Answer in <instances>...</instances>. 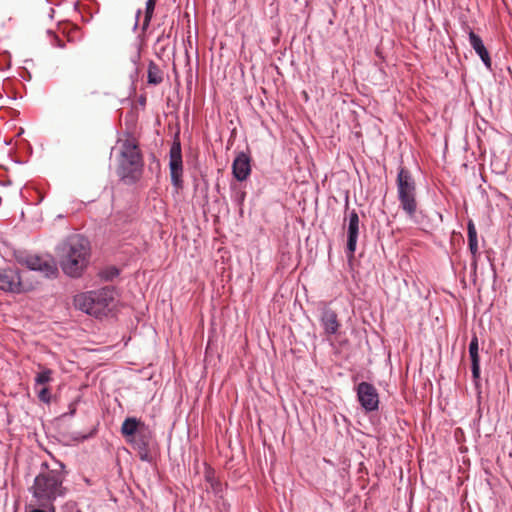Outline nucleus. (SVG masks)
<instances>
[{"label":"nucleus","instance_id":"6e6552de","mask_svg":"<svg viewBox=\"0 0 512 512\" xmlns=\"http://www.w3.org/2000/svg\"><path fill=\"white\" fill-rule=\"evenodd\" d=\"M169 169L171 182L176 188L182 186V175H183V161L181 144L179 141H174L169 152Z\"/></svg>","mask_w":512,"mask_h":512},{"label":"nucleus","instance_id":"423d86ee","mask_svg":"<svg viewBox=\"0 0 512 512\" xmlns=\"http://www.w3.org/2000/svg\"><path fill=\"white\" fill-rule=\"evenodd\" d=\"M16 259L19 264L26 266L29 270L37 271L45 277H56L58 273L56 261L51 255L20 253Z\"/></svg>","mask_w":512,"mask_h":512},{"label":"nucleus","instance_id":"a211bd4d","mask_svg":"<svg viewBox=\"0 0 512 512\" xmlns=\"http://www.w3.org/2000/svg\"><path fill=\"white\" fill-rule=\"evenodd\" d=\"M163 80L162 73L159 67L151 62L148 67V83L157 85Z\"/></svg>","mask_w":512,"mask_h":512},{"label":"nucleus","instance_id":"393cba45","mask_svg":"<svg viewBox=\"0 0 512 512\" xmlns=\"http://www.w3.org/2000/svg\"><path fill=\"white\" fill-rule=\"evenodd\" d=\"M139 15H140V10H138L137 13H136V21H135V24H134V29H136L137 26H138Z\"/></svg>","mask_w":512,"mask_h":512},{"label":"nucleus","instance_id":"0eeeda50","mask_svg":"<svg viewBox=\"0 0 512 512\" xmlns=\"http://www.w3.org/2000/svg\"><path fill=\"white\" fill-rule=\"evenodd\" d=\"M357 399L366 412L376 411L379 407V395L376 388L368 382H361L356 388Z\"/></svg>","mask_w":512,"mask_h":512},{"label":"nucleus","instance_id":"7ed1b4c3","mask_svg":"<svg viewBox=\"0 0 512 512\" xmlns=\"http://www.w3.org/2000/svg\"><path fill=\"white\" fill-rule=\"evenodd\" d=\"M114 300V289L112 287H104L75 296L74 304L76 308L86 314L100 318L111 310Z\"/></svg>","mask_w":512,"mask_h":512},{"label":"nucleus","instance_id":"39448f33","mask_svg":"<svg viewBox=\"0 0 512 512\" xmlns=\"http://www.w3.org/2000/svg\"><path fill=\"white\" fill-rule=\"evenodd\" d=\"M396 184L400 207L407 217L414 221L418 209L415 180L407 169L401 167L397 173Z\"/></svg>","mask_w":512,"mask_h":512},{"label":"nucleus","instance_id":"20e7f679","mask_svg":"<svg viewBox=\"0 0 512 512\" xmlns=\"http://www.w3.org/2000/svg\"><path fill=\"white\" fill-rule=\"evenodd\" d=\"M142 159L137 145L125 140L121 145L118 176L127 184L135 183L142 173Z\"/></svg>","mask_w":512,"mask_h":512},{"label":"nucleus","instance_id":"ddd939ff","mask_svg":"<svg viewBox=\"0 0 512 512\" xmlns=\"http://www.w3.org/2000/svg\"><path fill=\"white\" fill-rule=\"evenodd\" d=\"M469 43L488 70L492 68V62L482 39L473 31L469 32Z\"/></svg>","mask_w":512,"mask_h":512},{"label":"nucleus","instance_id":"9b49d317","mask_svg":"<svg viewBox=\"0 0 512 512\" xmlns=\"http://www.w3.org/2000/svg\"><path fill=\"white\" fill-rule=\"evenodd\" d=\"M232 171L238 181H244L251 173L250 158L244 152L239 153L233 161Z\"/></svg>","mask_w":512,"mask_h":512},{"label":"nucleus","instance_id":"4be33fe9","mask_svg":"<svg viewBox=\"0 0 512 512\" xmlns=\"http://www.w3.org/2000/svg\"><path fill=\"white\" fill-rule=\"evenodd\" d=\"M119 271L116 268H110L107 271L102 273V277L106 280L113 279L114 277L118 276Z\"/></svg>","mask_w":512,"mask_h":512},{"label":"nucleus","instance_id":"4468645a","mask_svg":"<svg viewBox=\"0 0 512 512\" xmlns=\"http://www.w3.org/2000/svg\"><path fill=\"white\" fill-rule=\"evenodd\" d=\"M469 355L471 359L472 377L475 381L480 378V357L478 338L474 335L469 344Z\"/></svg>","mask_w":512,"mask_h":512},{"label":"nucleus","instance_id":"5701e85b","mask_svg":"<svg viewBox=\"0 0 512 512\" xmlns=\"http://www.w3.org/2000/svg\"><path fill=\"white\" fill-rule=\"evenodd\" d=\"M48 34L53 36V42L51 43L53 46L64 48L65 43L60 40L52 31L48 30Z\"/></svg>","mask_w":512,"mask_h":512},{"label":"nucleus","instance_id":"f8f14e48","mask_svg":"<svg viewBox=\"0 0 512 512\" xmlns=\"http://www.w3.org/2000/svg\"><path fill=\"white\" fill-rule=\"evenodd\" d=\"M320 324L327 335L336 334L340 327L336 312L328 307L321 311Z\"/></svg>","mask_w":512,"mask_h":512},{"label":"nucleus","instance_id":"9d476101","mask_svg":"<svg viewBox=\"0 0 512 512\" xmlns=\"http://www.w3.org/2000/svg\"><path fill=\"white\" fill-rule=\"evenodd\" d=\"M359 216L355 210H352L348 216L347 227V249L346 253L349 258L354 256L359 236Z\"/></svg>","mask_w":512,"mask_h":512},{"label":"nucleus","instance_id":"b1692460","mask_svg":"<svg viewBox=\"0 0 512 512\" xmlns=\"http://www.w3.org/2000/svg\"><path fill=\"white\" fill-rule=\"evenodd\" d=\"M139 58H140V51H139V48L137 47V48H136V52H135V54L131 57V61H132V63H133L134 65H136V64H137V62H138V60H139Z\"/></svg>","mask_w":512,"mask_h":512},{"label":"nucleus","instance_id":"6ab92c4d","mask_svg":"<svg viewBox=\"0 0 512 512\" xmlns=\"http://www.w3.org/2000/svg\"><path fill=\"white\" fill-rule=\"evenodd\" d=\"M154 9H155V0H147L146 7H145V17H144V21L142 24L143 31H145L148 28L151 18L153 16Z\"/></svg>","mask_w":512,"mask_h":512},{"label":"nucleus","instance_id":"f257e3e1","mask_svg":"<svg viewBox=\"0 0 512 512\" xmlns=\"http://www.w3.org/2000/svg\"><path fill=\"white\" fill-rule=\"evenodd\" d=\"M62 271L69 277H79L86 269L89 256V241L79 235H71L57 249Z\"/></svg>","mask_w":512,"mask_h":512},{"label":"nucleus","instance_id":"f3484780","mask_svg":"<svg viewBox=\"0 0 512 512\" xmlns=\"http://www.w3.org/2000/svg\"><path fill=\"white\" fill-rule=\"evenodd\" d=\"M468 245L470 252L472 255H476L478 252V241H477V232L475 225L472 221L468 223Z\"/></svg>","mask_w":512,"mask_h":512},{"label":"nucleus","instance_id":"1a4fd4ad","mask_svg":"<svg viewBox=\"0 0 512 512\" xmlns=\"http://www.w3.org/2000/svg\"><path fill=\"white\" fill-rule=\"evenodd\" d=\"M0 289L17 294L27 290L21 280L19 271L14 268L0 269Z\"/></svg>","mask_w":512,"mask_h":512},{"label":"nucleus","instance_id":"dca6fc26","mask_svg":"<svg viewBox=\"0 0 512 512\" xmlns=\"http://www.w3.org/2000/svg\"><path fill=\"white\" fill-rule=\"evenodd\" d=\"M145 424L135 417H128L121 426V433L128 440L135 437Z\"/></svg>","mask_w":512,"mask_h":512},{"label":"nucleus","instance_id":"f03ea898","mask_svg":"<svg viewBox=\"0 0 512 512\" xmlns=\"http://www.w3.org/2000/svg\"><path fill=\"white\" fill-rule=\"evenodd\" d=\"M64 474L58 469H47L39 473L29 488L35 504L54 512V502L65 497L67 488L63 486Z\"/></svg>","mask_w":512,"mask_h":512},{"label":"nucleus","instance_id":"412c9836","mask_svg":"<svg viewBox=\"0 0 512 512\" xmlns=\"http://www.w3.org/2000/svg\"><path fill=\"white\" fill-rule=\"evenodd\" d=\"M38 398L44 403H49L51 398L49 389L46 387L41 388L38 391Z\"/></svg>","mask_w":512,"mask_h":512},{"label":"nucleus","instance_id":"2eb2a0df","mask_svg":"<svg viewBox=\"0 0 512 512\" xmlns=\"http://www.w3.org/2000/svg\"><path fill=\"white\" fill-rule=\"evenodd\" d=\"M149 441L150 432L146 426L142 428L135 437L129 439V442L133 443L135 447L140 450V458L142 460H148L147 449L149 446Z\"/></svg>","mask_w":512,"mask_h":512},{"label":"nucleus","instance_id":"aec40b11","mask_svg":"<svg viewBox=\"0 0 512 512\" xmlns=\"http://www.w3.org/2000/svg\"><path fill=\"white\" fill-rule=\"evenodd\" d=\"M52 370L42 369L35 377V385H44L52 380Z\"/></svg>","mask_w":512,"mask_h":512}]
</instances>
